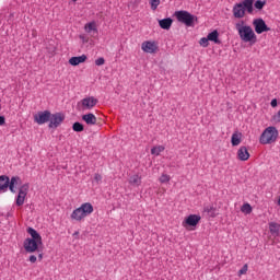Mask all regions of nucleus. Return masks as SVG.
Wrapping results in <instances>:
<instances>
[{"mask_svg":"<svg viewBox=\"0 0 280 280\" xmlns=\"http://www.w3.org/2000/svg\"><path fill=\"white\" fill-rule=\"evenodd\" d=\"M277 139H279V130L277 127L270 126L267 127L260 135L259 143H261V145H270L276 143Z\"/></svg>","mask_w":280,"mask_h":280,"instance_id":"obj_4","label":"nucleus"},{"mask_svg":"<svg viewBox=\"0 0 280 280\" xmlns=\"http://www.w3.org/2000/svg\"><path fill=\"white\" fill-rule=\"evenodd\" d=\"M48 121V128H58V126L65 121V115L61 113L50 114V119Z\"/></svg>","mask_w":280,"mask_h":280,"instance_id":"obj_11","label":"nucleus"},{"mask_svg":"<svg viewBox=\"0 0 280 280\" xmlns=\"http://www.w3.org/2000/svg\"><path fill=\"white\" fill-rule=\"evenodd\" d=\"M93 205L91 202L82 203L81 207L74 209L71 213V220H75L77 222H82L84 218H89L91 213H93Z\"/></svg>","mask_w":280,"mask_h":280,"instance_id":"obj_5","label":"nucleus"},{"mask_svg":"<svg viewBox=\"0 0 280 280\" xmlns=\"http://www.w3.org/2000/svg\"><path fill=\"white\" fill-rule=\"evenodd\" d=\"M264 5H266V1L257 0L254 3V7L256 8V10H264Z\"/></svg>","mask_w":280,"mask_h":280,"instance_id":"obj_28","label":"nucleus"},{"mask_svg":"<svg viewBox=\"0 0 280 280\" xmlns=\"http://www.w3.org/2000/svg\"><path fill=\"white\" fill-rule=\"evenodd\" d=\"M170 180H171V177L167 174H162L160 176V183H170Z\"/></svg>","mask_w":280,"mask_h":280,"instance_id":"obj_31","label":"nucleus"},{"mask_svg":"<svg viewBox=\"0 0 280 280\" xmlns=\"http://www.w3.org/2000/svg\"><path fill=\"white\" fill-rule=\"evenodd\" d=\"M0 126H5V116H0Z\"/></svg>","mask_w":280,"mask_h":280,"instance_id":"obj_37","label":"nucleus"},{"mask_svg":"<svg viewBox=\"0 0 280 280\" xmlns=\"http://www.w3.org/2000/svg\"><path fill=\"white\" fill-rule=\"evenodd\" d=\"M248 272V265H244L243 268L238 271V275H246Z\"/></svg>","mask_w":280,"mask_h":280,"instance_id":"obj_33","label":"nucleus"},{"mask_svg":"<svg viewBox=\"0 0 280 280\" xmlns=\"http://www.w3.org/2000/svg\"><path fill=\"white\" fill-rule=\"evenodd\" d=\"M151 10H156L161 5V0H150Z\"/></svg>","mask_w":280,"mask_h":280,"instance_id":"obj_29","label":"nucleus"},{"mask_svg":"<svg viewBox=\"0 0 280 280\" xmlns=\"http://www.w3.org/2000/svg\"><path fill=\"white\" fill-rule=\"evenodd\" d=\"M49 119H51V112L49 110L38 112L37 114L34 115V122L38 124V126H43V124H47Z\"/></svg>","mask_w":280,"mask_h":280,"instance_id":"obj_9","label":"nucleus"},{"mask_svg":"<svg viewBox=\"0 0 280 280\" xmlns=\"http://www.w3.org/2000/svg\"><path fill=\"white\" fill-rule=\"evenodd\" d=\"M36 260H37V258L34 255H31L28 258V261H31V264H36Z\"/></svg>","mask_w":280,"mask_h":280,"instance_id":"obj_36","label":"nucleus"},{"mask_svg":"<svg viewBox=\"0 0 280 280\" xmlns=\"http://www.w3.org/2000/svg\"><path fill=\"white\" fill-rule=\"evenodd\" d=\"M94 180H95L96 183H102V176L100 175V173H96V174L94 175Z\"/></svg>","mask_w":280,"mask_h":280,"instance_id":"obj_34","label":"nucleus"},{"mask_svg":"<svg viewBox=\"0 0 280 280\" xmlns=\"http://www.w3.org/2000/svg\"><path fill=\"white\" fill-rule=\"evenodd\" d=\"M129 185H132L133 187H139L141 185V176L131 175L129 177Z\"/></svg>","mask_w":280,"mask_h":280,"instance_id":"obj_21","label":"nucleus"},{"mask_svg":"<svg viewBox=\"0 0 280 280\" xmlns=\"http://www.w3.org/2000/svg\"><path fill=\"white\" fill-rule=\"evenodd\" d=\"M172 23H174V21L171 18L159 21V25L162 30H170L172 27Z\"/></svg>","mask_w":280,"mask_h":280,"instance_id":"obj_20","label":"nucleus"},{"mask_svg":"<svg viewBox=\"0 0 280 280\" xmlns=\"http://www.w3.org/2000/svg\"><path fill=\"white\" fill-rule=\"evenodd\" d=\"M201 218L197 214H190L188 215L185 221L183 222V226H197L198 222H200Z\"/></svg>","mask_w":280,"mask_h":280,"instance_id":"obj_13","label":"nucleus"},{"mask_svg":"<svg viewBox=\"0 0 280 280\" xmlns=\"http://www.w3.org/2000/svg\"><path fill=\"white\" fill-rule=\"evenodd\" d=\"M27 191H30V184H24L20 187L19 195L15 201V205L18 207H23V205H25V198L27 197Z\"/></svg>","mask_w":280,"mask_h":280,"instance_id":"obj_8","label":"nucleus"},{"mask_svg":"<svg viewBox=\"0 0 280 280\" xmlns=\"http://www.w3.org/2000/svg\"><path fill=\"white\" fill-rule=\"evenodd\" d=\"M269 231L271 235H279V224L272 222L269 224Z\"/></svg>","mask_w":280,"mask_h":280,"instance_id":"obj_24","label":"nucleus"},{"mask_svg":"<svg viewBox=\"0 0 280 280\" xmlns=\"http://www.w3.org/2000/svg\"><path fill=\"white\" fill-rule=\"evenodd\" d=\"M81 104L85 110H91L92 108H95L97 106V98L90 96L85 97L81 101Z\"/></svg>","mask_w":280,"mask_h":280,"instance_id":"obj_12","label":"nucleus"},{"mask_svg":"<svg viewBox=\"0 0 280 280\" xmlns=\"http://www.w3.org/2000/svg\"><path fill=\"white\" fill-rule=\"evenodd\" d=\"M231 142L232 145H240L242 143V133H233Z\"/></svg>","mask_w":280,"mask_h":280,"instance_id":"obj_22","label":"nucleus"},{"mask_svg":"<svg viewBox=\"0 0 280 280\" xmlns=\"http://www.w3.org/2000/svg\"><path fill=\"white\" fill-rule=\"evenodd\" d=\"M82 119L88 126H95V124H97V117L92 113L83 115Z\"/></svg>","mask_w":280,"mask_h":280,"instance_id":"obj_16","label":"nucleus"},{"mask_svg":"<svg viewBox=\"0 0 280 280\" xmlns=\"http://www.w3.org/2000/svg\"><path fill=\"white\" fill-rule=\"evenodd\" d=\"M82 62H86V55H82L79 57H72L69 59V63L72 67H78V65H82Z\"/></svg>","mask_w":280,"mask_h":280,"instance_id":"obj_17","label":"nucleus"},{"mask_svg":"<svg viewBox=\"0 0 280 280\" xmlns=\"http://www.w3.org/2000/svg\"><path fill=\"white\" fill-rule=\"evenodd\" d=\"M237 159L240 161H248V159H250V153H248V149L246 147H241L238 149Z\"/></svg>","mask_w":280,"mask_h":280,"instance_id":"obj_15","label":"nucleus"},{"mask_svg":"<svg viewBox=\"0 0 280 280\" xmlns=\"http://www.w3.org/2000/svg\"><path fill=\"white\" fill-rule=\"evenodd\" d=\"M164 151H165V147L158 145L151 149V154H153L154 156H159V154H161V152H164Z\"/></svg>","mask_w":280,"mask_h":280,"instance_id":"obj_23","label":"nucleus"},{"mask_svg":"<svg viewBox=\"0 0 280 280\" xmlns=\"http://www.w3.org/2000/svg\"><path fill=\"white\" fill-rule=\"evenodd\" d=\"M85 32H88V34H91L92 32H97V28L95 27V22H90L85 24Z\"/></svg>","mask_w":280,"mask_h":280,"instance_id":"obj_25","label":"nucleus"},{"mask_svg":"<svg viewBox=\"0 0 280 280\" xmlns=\"http://www.w3.org/2000/svg\"><path fill=\"white\" fill-rule=\"evenodd\" d=\"M199 45L201 47H209V37H202L200 40H199Z\"/></svg>","mask_w":280,"mask_h":280,"instance_id":"obj_30","label":"nucleus"},{"mask_svg":"<svg viewBox=\"0 0 280 280\" xmlns=\"http://www.w3.org/2000/svg\"><path fill=\"white\" fill-rule=\"evenodd\" d=\"M235 30L243 43H250V45H255V43H257V35L255 34V31H253V27L246 25V22H237L235 24Z\"/></svg>","mask_w":280,"mask_h":280,"instance_id":"obj_1","label":"nucleus"},{"mask_svg":"<svg viewBox=\"0 0 280 280\" xmlns=\"http://www.w3.org/2000/svg\"><path fill=\"white\" fill-rule=\"evenodd\" d=\"M72 130L74 132H83L84 131V125H82L81 122H74L72 125Z\"/></svg>","mask_w":280,"mask_h":280,"instance_id":"obj_26","label":"nucleus"},{"mask_svg":"<svg viewBox=\"0 0 280 280\" xmlns=\"http://www.w3.org/2000/svg\"><path fill=\"white\" fill-rule=\"evenodd\" d=\"M203 212L209 215V218H215L218 215V208L214 206H206L203 207Z\"/></svg>","mask_w":280,"mask_h":280,"instance_id":"obj_19","label":"nucleus"},{"mask_svg":"<svg viewBox=\"0 0 280 280\" xmlns=\"http://www.w3.org/2000/svg\"><path fill=\"white\" fill-rule=\"evenodd\" d=\"M16 185H21V177H12L10 180V177L5 175L0 176V191H5L9 187L12 194H16V190L14 189Z\"/></svg>","mask_w":280,"mask_h":280,"instance_id":"obj_6","label":"nucleus"},{"mask_svg":"<svg viewBox=\"0 0 280 280\" xmlns=\"http://www.w3.org/2000/svg\"><path fill=\"white\" fill-rule=\"evenodd\" d=\"M78 235H80V232H79V231H77V232L73 233V237H78Z\"/></svg>","mask_w":280,"mask_h":280,"instance_id":"obj_39","label":"nucleus"},{"mask_svg":"<svg viewBox=\"0 0 280 280\" xmlns=\"http://www.w3.org/2000/svg\"><path fill=\"white\" fill-rule=\"evenodd\" d=\"M106 60L103 57H100L98 59L95 60L96 67H102L105 65Z\"/></svg>","mask_w":280,"mask_h":280,"instance_id":"obj_32","label":"nucleus"},{"mask_svg":"<svg viewBox=\"0 0 280 280\" xmlns=\"http://www.w3.org/2000/svg\"><path fill=\"white\" fill-rule=\"evenodd\" d=\"M256 34H264V32H270V27L266 24L264 19H256L253 21Z\"/></svg>","mask_w":280,"mask_h":280,"instance_id":"obj_10","label":"nucleus"},{"mask_svg":"<svg viewBox=\"0 0 280 280\" xmlns=\"http://www.w3.org/2000/svg\"><path fill=\"white\" fill-rule=\"evenodd\" d=\"M141 48L142 51H145V54H155V51L159 49L156 43L154 42H143Z\"/></svg>","mask_w":280,"mask_h":280,"instance_id":"obj_14","label":"nucleus"},{"mask_svg":"<svg viewBox=\"0 0 280 280\" xmlns=\"http://www.w3.org/2000/svg\"><path fill=\"white\" fill-rule=\"evenodd\" d=\"M74 3H75V1H78V0H72Z\"/></svg>","mask_w":280,"mask_h":280,"instance_id":"obj_41","label":"nucleus"},{"mask_svg":"<svg viewBox=\"0 0 280 280\" xmlns=\"http://www.w3.org/2000/svg\"><path fill=\"white\" fill-rule=\"evenodd\" d=\"M254 3L255 0H243L242 2L234 4L232 10L234 19H244V16H246V11L248 14H253Z\"/></svg>","mask_w":280,"mask_h":280,"instance_id":"obj_3","label":"nucleus"},{"mask_svg":"<svg viewBox=\"0 0 280 280\" xmlns=\"http://www.w3.org/2000/svg\"><path fill=\"white\" fill-rule=\"evenodd\" d=\"M26 231L32 238L24 241V250L27 253H36L38 247L43 245V236L33 228H28Z\"/></svg>","mask_w":280,"mask_h":280,"instance_id":"obj_2","label":"nucleus"},{"mask_svg":"<svg viewBox=\"0 0 280 280\" xmlns=\"http://www.w3.org/2000/svg\"><path fill=\"white\" fill-rule=\"evenodd\" d=\"M271 106H272V108H277V98H273L271 101Z\"/></svg>","mask_w":280,"mask_h":280,"instance_id":"obj_38","label":"nucleus"},{"mask_svg":"<svg viewBox=\"0 0 280 280\" xmlns=\"http://www.w3.org/2000/svg\"><path fill=\"white\" fill-rule=\"evenodd\" d=\"M242 213H253V207H250V203H244L241 208Z\"/></svg>","mask_w":280,"mask_h":280,"instance_id":"obj_27","label":"nucleus"},{"mask_svg":"<svg viewBox=\"0 0 280 280\" xmlns=\"http://www.w3.org/2000/svg\"><path fill=\"white\" fill-rule=\"evenodd\" d=\"M175 14L179 23H184L187 27H191V25H194V15L191 13L187 11H177Z\"/></svg>","mask_w":280,"mask_h":280,"instance_id":"obj_7","label":"nucleus"},{"mask_svg":"<svg viewBox=\"0 0 280 280\" xmlns=\"http://www.w3.org/2000/svg\"><path fill=\"white\" fill-rule=\"evenodd\" d=\"M273 121L280 124V109L278 110L277 115L273 116Z\"/></svg>","mask_w":280,"mask_h":280,"instance_id":"obj_35","label":"nucleus"},{"mask_svg":"<svg viewBox=\"0 0 280 280\" xmlns=\"http://www.w3.org/2000/svg\"><path fill=\"white\" fill-rule=\"evenodd\" d=\"M219 36L220 33H218V31H213L209 33L207 37L211 43H214L215 45H222V40H220Z\"/></svg>","mask_w":280,"mask_h":280,"instance_id":"obj_18","label":"nucleus"},{"mask_svg":"<svg viewBox=\"0 0 280 280\" xmlns=\"http://www.w3.org/2000/svg\"><path fill=\"white\" fill-rule=\"evenodd\" d=\"M38 259H39V261H42L43 260V254L40 253V254H38Z\"/></svg>","mask_w":280,"mask_h":280,"instance_id":"obj_40","label":"nucleus"}]
</instances>
